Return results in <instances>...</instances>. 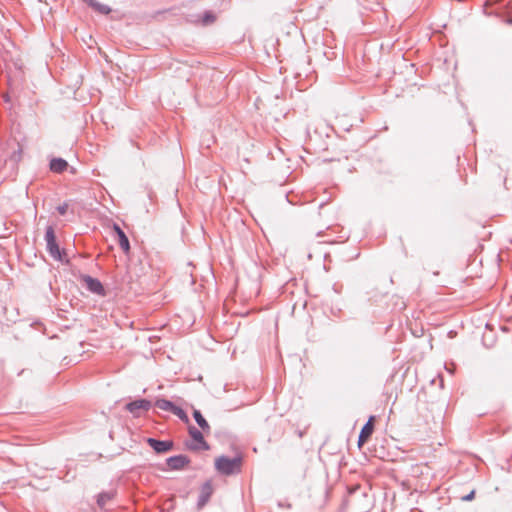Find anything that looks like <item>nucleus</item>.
<instances>
[{
	"instance_id": "obj_14",
	"label": "nucleus",
	"mask_w": 512,
	"mask_h": 512,
	"mask_svg": "<svg viewBox=\"0 0 512 512\" xmlns=\"http://www.w3.org/2000/svg\"><path fill=\"white\" fill-rule=\"evenodd\" d=\"M88 2L91 6H93L97 11L103 14H107L110 12V8L104 4H98L94 2V0H85Z\"/></svg>"
},
{
	"instance_id": "obj_13",
	"label": "nucleus",
	"mask_w": 512,
	"mask_h": 512,
	"mask_svg": "<svg viewBox=\"0 0 512 512\" xmlns=\"http://www.w3.org/2000/svg\"><path fill=\"white\" fill-rule=\"evenodd\" d=\"M193 416H194V419L197 422V424L203 430H208L209 429V425H208L207 421L204 419V417L202 416V414L198 410L194 411Z\"/></svg>"
},
{
	"instance_id": "obj_11",
	"label": "nucleus",
	"mask_w": 512,
	"mask_h": 512,
	"mask_svg": "<svg viewBox=\"0 0 512 512\" xmlns=\"http://www.w3.org/2000/svg\"><path fill=\"white\" fill-rule=\"evenodd\" d=\"M168 464L171 468L178 469L187 464V460L184 456H174L168 459Z\"/></svg>"
},
{
	"instance_id": "obj_1",
	"label": "nucleus",
	"mask_w": 512,
	"mask_h": 512,
	"mask_svg": "<svg viewBox=\"0 0 512 512\" xmlns=\"http://www.w3.org/2000/svg\"><path fill=\"white\" fill-rule=\"evenodd\" d=\"M215 467L218 472L225 475L238 473L241 467V458L234 457L230 459L225 456H221L215 461Z\"/></svg>"
},
{
	"instance_id": "obj_2",
	"label": "nucleus",
	"mask_w": 512,
	"mask_h": 512,
	"mask_svg": "<svg viewBox=\"0 0 512 512\" xmlns=\"http://www.w3.org/2000/svg\"><path fill=\"white\" fill-rule=\"evenodd\" d=\"M46 241H47V249H48L50 255L54 259L60 260L61 253H60L59 247L56 243L54 232H53L52 228H48L46 231Z\"/></svg>"
},
{
	"instance_id": "obj_3",
	"label": "nucleus",
	"mask_w": 512,
	"mask_h": 512,
	"mask_svg": "<svg viewBox=\"0 0 512 512\" xmlns=\"http://www.w3.org/2000/svg\"><path fill=\"white\" fill-rule=\"evenodd\" d=\"M83 281L85 282L86 287L89 291L99 295L103 294V286L97 279L92 278L90 276H84Z\"/></svg>"
},
{
	"instance_id": "obj_7",
	"label": "nucleus",
	"mask_w": 512,
	"mask_h": 512,
	"mask_svg": "<svg viewBox=\"0 0 512 512\" xmlns=\"http://www.w3.org/2000/svg\"><path fill=\"white\" fill-rule=\"evenodd\" d=\"M114 230L119 238V244L121 248L124 250V252H128L130 249L129 240L125 233L121 230V228L118 225H114Z\"/></svg>"
},
{
	"instance_id": "obj_18",
	"label": "nucleus",
	"mask_w": 512,
	"mask_h": 512,
	"mask_svg": "<svg viewBox=\"0 0 512 512\" xmlns=\"http://www.w3.org/2000/svg\"><path fill=\"white\" fill-rule=\"evenodd\" d=\"M211 21H213V18L209 17V16L205 17V19H204L205 23H208V22H211Z\"/></svg>"
},
{
	"instance_id": "obj_4",
	"label": "nucleus",
	"mask_w": 512,
	"mask_h": 512,
	"mask_svg": "<svg viewBox=\"0 0 512 512\" xmlns=\"http://www.w3.org/2000/svg\"><path fill=\"white\" fill-rule=\"evenodd\" d=\"M147 442L158 453L166 452L172 448V443L169 441H159L149 438Z\"/></svg>"
},
{
	"instance_id": "obj_8",
	"label": "nucleus",
	"mask_w": 512,
	"mask_h": 512,
	"mask_svg": "<svg viewBox=\"0 0 512 512\" xmlns=\"http://www.w3.org/2000/svg\"><path fill=\"white\" fill-rule=\"evenodd\" d=\"M190 434H191L193 440L195 441V444L193 446L194 448H196V449L208 448L206 442L204 441L203 435L200 431H198L196 429H192V430H190Z\"/></svg>"
},
{
	"instance_id": "obj_19",
	"label": "nucleus",
	"mask_w": 512,
	"mask_h": 512,
	"mask_svg": "<svg viewBox=\"0 0 512 512\" xmlns=\"http://www.w3.org/2000/svg\"><path fill=\"white\" fill-rule=\"evenodd\" d=\"M3 98H4L5 102H9L10 101V97L8 95H4Z\"/></svg>"
},
{
	"instance_id": "obj_5",
	"label": "nucleus",
	"mask_w": 512,
	"mask_h": 512,
	"mask_svg": "<svg viewBox=\"0 0 512 512\" xmlns=\"http://www.w3.org/2000/svg\"><path fill=\"white\" fill-rule=\"evenodd\" d=\"M151 407V403L148 400L140 399L133 401L129 404H127V409L131 412L136 414V412L140 409L142 410H148Z\"/></svg>"
},
{
	"instance_id": "obj_15",
	"label": "nucleus",
	"mask_w": 512,
	"mask_h": 512,
	"mask_svg": "<svg viewBox=\"0 0 512 512\" xmlns=\"http://www.w3.org/2000/svg\"><path fill=\"white\" fill-rule=\"evenodd\" d=\"M173 413L175 415H177L179 418L187 420V415H186V413L181 408L176 406V408L174 409Z\"/></svg>"
},
{
	"instance_id": "obj_16",
	"label": "nucleus",
	"mask_w": 512,
	"mask_h": 512,
	"mask_svg": "<svg viewBox=\"0 0 512 512\" xmlns=\"http://www.w3.org/2000/svg\"><path fill=\"white\" fill-rule=\"evenodd\" d=\"M57 209H58L60 214H64L66 212V210H67V205L63 204V205L59 206Z\"/></svg>"
},
{
	"instance_id": "obj_12",
	"label": "nucleus",
	"mask_w": 512,
	"mask_h": 512,
	"mask_svg": "<svg viewBox=\"0 0 512 512\" xmlns=\"http://www.w3.org/2000/svg\"><path fill=\"white\" fill-rule=\"evenodd\" d=\"M155 405L162 410L171 411V412H173L174 409L176 408V406L171 401H168L165 399H158L155 402Z\"/></svg>"
},
{
	"instance_id": "obj_9",
	"label": "nucleus",
	"mask_w": 512,
	"mask_h": 512,
	"mask_svg": "<svg viewBox=\"0 0 512 512\" xmlns=\"http://www.w3.org/2000/svg\"><path fill=\"white\" fill-rule=\"evenodd\" d=\"M67 168V162L62 158L52 159L50 169L54 172H62Z\"/></svg>"
},
{
	"instance_id": "obj_10",
	"label": "nucleus",
	"mask_w": 512,
	"mask_h": 512,
	"mask_svg": "<svg viewBox=\"0 0 512 512\" xmlns=\"http://www.w3.org/2000/svg\"><path fill=\"white\" fill-rule=\"evenodd\" d=\"M211 493H212L211 485L209 483H206L202 488V493L199 498L198 505L200 507L204 506L207 503V501L209 500V498L211 496Z\"/></svg>"
},
{
	"instance_id": "obj_17",
	"label": "nucleus",
	"mask_w": 512,
	"mask_h": 512,
	"mask_svg": "<svg viewBox=\"0 0 512 512\" xmlns=\"http://www.w3.org/2000/svg\"><path fill=\"white\" fill-rule=\"evenodd\" d=\"M474 497V491H471L468 495H466L465 497H463V500L464 501H469V500H472Z\"/></svg>"
},
{
	"instance_id": "obj_6",
	"label": "nucleus",
	"mask_w": 512,
	"mask_h": 512,
	"mask_svg": "<svg viewBox=\"0 0 512 512\" xmlns=\"http://www.w3.org/2000/svg\"><path fill=\"white\" fill-rule=\"evenodd\" d=\"M373 417H370L367 423L362 428L360 435H359V441L358 444L361 446L371 435L373 431V425H372Z\"/></svg>"
}]
</instances>
